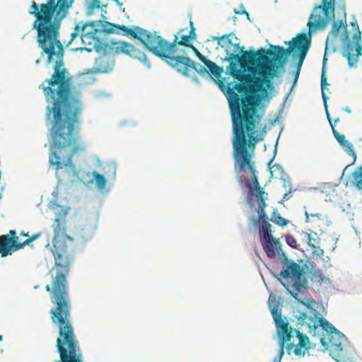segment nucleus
<instances>
[{
    "mask_svg": "<svg viewBox=\"0 0 362 362\" xmlns=\"http://www.w3.org/2000/svg\"><path fill=\"white\" fill-rule=\"evenodd\" d=\"M36 41L46 55V65L53 64L54 72L38 88L43 90L45 102L47 138L52 148H64L74 144L81 129L83 111V93L73 83V76L64 68V47L60 33H37Z\"/></svg>",
    "mask_w": 362,
    "mask_h": 362,
    "instance_id": "nucleus-1",
    "label": "nucleus"
},
{
    "mask_svg": "<svg viewBox=\"0 0 362 362\" xmlns=\"http://www.w3.org/2000/svg\"><path fill=\"white\" fill-rule=\"evenodd\" d=\"M346 0H320V4H315L310 14L307 28H303L295 37L294 40H300L310 48L312 45V37L317 32L325 30L329 23V30L325 45L321 71L327 70L329 49L337 52L338 48L335 44V38L340 35V30L344 32L347 28Z\"/></svg>",
    "mask_w": 362,
    "mask_h": 362,
    "instance_id": "nucleus-2",
    "label": "nucleus"
},
{
    "mask_svg": "<svg viewBox=\"0 0 362 362\" xmlns=\"http://www.w3.org/2000/svg\"><path fill=\"white\" fill-rule=\"evenodd\" d=\"M71 208H66L59 214V217L54 219L52 224L53 238L52 247L50 251L54 256V264L52 269H56V276L53 281L52 294L55 299L54 302L58 307H71L69 295V284L66 276L71 270V265L74 263L75 255L74 247L68 251L66 240L74 242L76 238L66 234V216Z\"/></svg>",
    "mask_w": 362,
    "mask_h": 362,
    "instance_id": "nucleus-3",
    "label": "nucleus"
},
{
    "mask_svg": "<svg viewBox=\"0 0 362 362\" xmlns=\"http://www.w3.org/2000/svg\"><path fill=\"white\" fill-rule=\"evenodd\" d=\"M235 111L230 104L232 121L233 158L235 163L240 160H252L255 157L257 144L250 140L248 135L255 134L264 115L265 107H255L250 103H242Z\"/></svg>",
    "mask_w": 362,
    "mask_h": 362,
    "instance_id": "nucleus-4",
    "label": "nucleus"
},
{
    "mask_svg": "<svg viewBox=\"0 0 362 362\" xmlns=\"http://www.w3.org/2000/svg\"><path fill=\"white\" fill-rule=\"evenodd\" d=\"M80 133L81 129L78 132V136H77L75 143L71 144L69 147H65L64 148H52L50 141H48L49 146V167L57 171L66 168V172L69 177L74 178L70 180L71 185H74L75 182H81L86 186L88 184H94L95 188L101 194L107 195L113 187V183L111 182L105 175L99 173L96 170H93L91 173H88L86 175L88 177H90L91 176L93 178L85 182L83 178L79 175L81 170H77L76 165L73 162L74 156L86 150V144L81 141H79L81 137Z\"/></svg>",
    "mask_w": 362,
    "mask_h": 362,
    "instance_id": "nucleus-5",
    "label": "nucleus"
},
{
    "mask_svg": "<svg viewBox=\"0 0 362 362\" xmlns=\"http://www.w3.org/2000/svg\"><path fill=\"white\" fill-rule=\"evenodd\" d=\"M52 323L58 327L56 352L59 359L54 362H84L79 341L71 321V307H57L51 311Z\"/></svg>",
    "mask_w": 362,
    "mask_h": 362,
    "instance_id": "nucleus-6",
    "label": "nucleus"
},
{
    "mask_svg": "<svg viewBox=\"0 0 362 362\" xmlns=\"http://www.w3.org/2000/svg\"><path fill=\"white\" fill-rule=\"evenodd\" d=\"M252 85L260 91L259 101L269 103L277 93L276 86L283 82L285 62L279 55L274 54L263 63L247 70Z\"/></svg>",
    "mask_w": 362,
    "mask_h": 362,
    "instance_id": "nucleus-7",
    "label": "nucleus"
},
{
    "mask_svg": "<svg viewBox=\"0 0 362 362\" xmlns=\"http://www.w3.org/2000/svg\"><path fill=\"white\" fill-rule=\"evenodd\" d=\"M284 44L288 45V47L274 45L272 54L279 55L281 61L285 62V73L286 72V66L291 59L290 67L293 69L289 71V74L293 76L292 85L297 86L304 61L310 48L300 40H294V37L291 40L284 41Z\"/></svg>",
    "mask_w": 362,
    "mask_h": 362,
    "instance_id": "nucleus-8",
    "label": "nucleus"
},
{
    "mask_svg": "<svg viewBox=\"0 0 362 362\" xmlns=\"http://www.w3.org/2000/svg\"><path fill=\"white\" fill-rule=\"evenodd\" d=\"M74 0H57L52 6L49 13L37 18L32 24V29L37 33H60L62 21L69 15Z\"/></svg>",
    "mask_w": 362,
    "mask_h": 362,
    "instance_id": "nucleus-9",
    "label": "nucleus"
},
{
    "mask_svg": "<svg viewBox=\"0 0 362 362\" xmlns=\"http://www.w3.org/2000/svg\"><path fill=\"white\" fill-rule=\"evenodd\" d=\"M275 45H270L269 47H261L255 49L250 47L247 50L240 43L230 44V47L226 50V57L221 58L222 62H250L252 64L259 65L263 63L272 54V52Z\"/></svg>",
    "mask_w": 362,
    "mask_h": 362,
    "instance_id": "nucleus-10",
    "label": "nucleus"
},
{
    "mask_svg": "<svg viewBox=\"0 0 362 362\" xmlns=\"http://www.w3.org/2000/svg\"><path fill=\"white\" fill-rule=\"evenodd\" d=\"M98 213L83 212L80 214V219L73 228L76 241L74 252H83L87 243L94 238L98 229Z\"/></svg>",
    "mask_w": 362,
    "mask_h": 362,
    "instance_id": "nucleus-11",
    "label": "nucleus"
},
{
    "mask_svg": "<svg viewBox=\"0 0 362 362\" xmlns=\"http://www.w3.org/2000/svg\"><path fill=\"white\" fill-rule=\"evenodd\" d=\"M179 36L180 33H177L175 35L173 40L170 42L161 35H157V32L152 33L148 30L144 46L147 51L151 52L158 58L161 57V55L179 54L180 50L182 49L179 48L180 45Z\"/></svg>",
    "mask_w": 362,
    "mask_h": 362,
    "instance_id": "nucleus-12",
    "label": "nucleus"
},
{
    "mask_svg": "<svg viewBox=\"0 0 362 362\" xmlns=\"http://www.w3.org/2000/svg\"><path fill=\"white\" fill-rule=\"evenodd\" d=\"M214 82H215L216 85L223 93L228 100V105H230V104H231L235 111L238 107L242 108L241 105L244 103L246 104L250 103L252 105L258 107L253 104V101L250 98L243 100L242 96L237 94L238 91L243 88V83L235 80L229 81L228 77H223L222 76H221V78H218V79H214Z\"/></svg>",
    "mask_w": 362,
    "mask_h": 362,
    "instance_id": "nucleus-13",
    "label": "nucleus"
},
{
    "mask_svg": "<svg viewBox=\"0 0 362 362\" xmlns=\"http://www.w3.org/2000/svg\"><path fill=\"white\" fill-rule=\"evenodd\" d=\"M285 270L280 281H284V280L290 279L291 281L290 286L304 287V286H309L306 274H310L313 268L309 267L308 260L303 264H300L293 259L290 264L285 268Z\"/></svg>",
    "mask_w": 362,
    "mask_h": 362,
    "instance_id": "nucleus-14",
    "label": "nucleus"
},
{
    "mask_svg": "<svg viewBox=\"0 0 362 362\" xmlns=\"http://www.w3.org/2000/svg\"><path fill=\"white\" fill-rule=\"evenodd\" d=\"M159 59L183 76H191L190 67L194 65V60L189 57L185 49L180 50L179 54L161 55Z\"/></svg>",
    "mask_w": 362,
    "mask_h": 362,
    "instance_id": "nucleus-15",
    "label": "nucleus"
},
{
    "mask_svg": "<svg viewBox=\"0 0 362 362\" xmlns=\"http://www.w3.org/2000/svg\"><path fill=\"white\" fill-rule=\"evenodd\" d=\"M147 30L138 25H120L109 21L106 37L111 34L121 35L129 37L132 40H138L144 45Z\"/></svg>",
    "mask_w": 362,
    "mask_h": 362,
    "instance_id": "nucleus-16",
    "label": "nucleus"
},
{
    "mask_svg": "<svg viewBox=\"0 0 362 362\" xmlns=\"http://www.w3.org/2000/svg\"><path fill=\"white\" fill-rule=\"evenodd\" d=\"M95 52L99 54V57L95 59L94 65L90 72L99 74L112 73L116 64L112 54H109L108 51L106 50L105 53L99 51Z\"/></svg>",
    "mask_w": 362,
    "mask_h": 362,
    "instance_id": "nucleus-17",
    "label": "nucleus"
},
{
    "mask_svg": "<svg viewBox=\"0 0 362 362\" xmlns=\"http://www.w3.org/2000/svg\"><path fill=\"white\" fill-rule=\"evenodd\" d=\"M135 45L132 43L124 40H118L115 37H108L106 40V46H105V50H102L101 52H105V50L110 49L111 52L109 54H112V57L119 54H125L128 57L132 55V52L134 49Z\"/></svg>",
    "mask_w": 362,
    "mask_h": 362,
    "instance_id": "nucleus-18",
    "label": "nucleus"
},
{
    "mask_svg": "<svg viewBox=\"0 0 362 362\" xmlns=\"http://www.w3.org/2000/svg\"><path fill=\"white\" fill-rule=\"evenodd\" d=\"M279 283L284 286L286 289V293L290 295L293 299L297 300L300 304L305 305L308 310L314 305H316V302L313 298H305L300 296V294L306 293L309 288L310 286H304V287L297 286H290V285L285 281H281L279 280Z\"/></svg>",
    "mask_w": 362,
    "mask_h": 362,
    "instance_id": "nucleus-19",
    "label": "nucleus"
},
{
    "mask_svg": "<svg viewBox=\"0 0 362 362\" xmlns=\"http://www.w3.org/2000/svg\"><path fill=\"white\" fill-rule=\"evenodd\" d=\"M279 339V346L284 347L285 343H288L293 339L294 334L297 335L298 328L296 329L288 324L287 317L284 320L275 323Z\"/></svg>",
    "mask_w": 362,
    "mask_h": 362,
    "instance_id": "nucleus-20",
    "label": "nucleus"
},
{
    "mask_svg": "<svg viewBox=\"0 0 362 362\" xmlns=\"http://www.w3.org/2000/svg\"><path fill=\"white\" fill-rule=\"evenodd\" d=\"M339 40L341 43L339 52L343 57L347 59L348 66L350 69L351 60L354 57L353 52H355L357 45L350 38V31L348 29H346L344 32H341Z\"/></svg>",
    "mask_w": 362,
    "mask_h": 362,
    "instance_id": "nucleus-21",
    "label": "nucleus"
},
{
    "mask_svg": "<svg viewBox=\"0 0 362 362\" xmlns=\"http://www.w3.org/2000/svg\"><path fill=\"white\" fill-rule=\"evenodd\" d=\"M314 324L317 327H321L322 329L327 332V334L329 337V342H334L333 341L334 340L339 341L341 339L347 341V337L341 331L337 329L322 315L318 320H315L314 322Z\"/></svg>",
    "mask_w": 362,
    "mask_h": 362,
    "instance_id": "nucleus-22",
    "label": "nucleus"
},
{
    "mask_svg": "<svg viewBox=\"0 0 362 362\" xmlns=\"http://www.w3.org/2000/svg\"><path fill=\"white\" fill-rule=\"evenodd\" d=\"M59 170H56V178L57 179V183L56 186L54 187V190L52 191V199L49 201L48 203V208L52 210L56 216V217H59V214L62 211H64L66 208H71L70 206L61 204L58 200L59 195V188L63 183L62 178L59 176Z\"/></svg>",
    "mask_w": 362,
    "mask_h": 362,
    "instance_id": "nucleus-23",
    "label": "nucleus"
},
{
    "mask_svg": "<svg viewBox=\"0 0 362 362\" xmlns=\"http://www.w3.org/2000/svg\"><path fill=\"white\" fill-rule=\"evenodd\" d=\"M100 33L98 31L93 30V28L87 32L83 30L81 32V38L82 40V43H86L83 37H87L91 39L93 41V49L95 52L99 51L100 52L102 50H105V46H106V40H108V37H100L98 34Z\"/></svg>",
    "mask_w": 362,
    "mask_h": 362,
    "instance_id": "nucleus-24",
    "label": "nucleus"
},
{
    "mask_svg": "<svg viewBox=\"0 0 362 362\" xmlns=\"http://www.w3.org/2000/svg\"><path fill=\"white\" fill-rule=\"evenodd\" d=\"M56 0H47V3L37 4L34 0L32 1L30 6V11L29 14L33 16L35 19L40 18L42 16H48L52 6L54 4Z\"/></svg>",
    "mask_w": 362,
    "mask_h": 362,
    "instance_id": "nucleus-25",
    "label": "nucleus"
},
{
    "mask_svg": "<svg viewBox=\"0 0 362 362\" xmlns=\"http://www.w3.org/2000/svg\"><path fill=\"white\" fill-rule=\"evenodd\" d=\"M251 177L250 179H247L245 175H237V180L239 186L241 188H245L246 189H251L252 187H259V182L257 177L258 171L256 168L249 170Z\"/></svg>",
    "mask_w": 362,
    "mask_h": 362,
    "instance_id": "nucleus-26",
    "label": "nucleus"
},
{
    "mask_svg": "<svg viewBox=\"0 0 362 362\" xmlns=\"http://www.w3.org/2000/svg\"><path fill=\"white\" fill-rule=\"evenodd\" d=\"M268 307L274 319V323L284 320L282 316L281 305L279 300H276V296L270 293L268 299Z\"/></svg>",
    "mask_w": 362,
    "mask_h": 362,
    "instance_id": "nucleus-27",
    "label": "nucleus"
},
{
    "mask_svg": "<svg viewBox=\"0 0 362 362\" xmlns=\"http://www.w3.org/2000/svg\"><path fill=\"white\" fill-rule=\"evenodd\" d=\"M259 196L264 198V200L268 199V193L260 185L259 187H255L247 189L245 201L251 209L255 207V199H258Z\"/></svg>",
    "mask_w": 362,
    "mask_h": 362,
    "instance_id": "nucleus-28",
    "label": "nucleus"
},
{
    "mask_svg": "<svg viewBox=\"0 0 362 362\" xmlns=\"http://www.w3.org/2000/svg\"><path fill=\"white\" fill-rule=\"evenodd\" d=\"M320 83H321V92H322V98L323 101V106L325 108V115L329 123H331L332 119L330 113L329 112V106L327 104V100L329 99V97L325 93V90H329L327 86L329 85L327 82V71H321V76H320Z\"/></svg>",
    "mask_w": 362,
    "mask_h": 362,
    "instance_id": "nucleus-29",
    "label": "nucleus"
},
{
    "mask_svg": "<svg viewBox=\"0 0 362 362\" xmlns=\"http://www.w3.org/2000/svg\"><path fill=\"white\" fill-rule=\"evenodd\" d=\"M275 253V257L276 255L279 257L281 259V263L282 264V269L280 272V273L276 274L274 271H272L271 269L269 268L271 274L272 276L279 282V280L284 273L285 272V268L290 264V262L293 260L292 259L288 258L287 254L286 252L282 249V247L275 248L274 250Z\"/></svg>",
    "mask_w": 362,
    "mask_h": 362,
    "instance_id": "nucleus-30",
    "label": "nucleus"
},
{
    "mask_svg": "<svg viewBox=\"0 0 362 362\" xmlns=\"http://www.w3.org/2000/svg\"><path fill=\"white\" fill-rule=\"evenodd\" d=\"M100 18V20L87 21L85 22V25H88V27H91L93 30L98 31L106 37V33L109 25L108 18L106 17L104 13H101Z\"/></svg>",
    "mask_w": 362,
    "mask_h": 362,
    "instance_id": "nucleus-31",
    "label": "nucleus"
},
{
    "mask_svg": "<svg viewBox=\"0 0 362 362\" xmlns=\"http://www.w3.org/2000/svg\"><path fill=\"white\" fill-rule=\"evenodd\" d=\"M134 50L132 52V54L129 56V57L139 61L148 70H150L152 68V64L147 54L136 46L134 47Z\"/></svg>",
    "mask_w": 362,
    "mask_h": 362,
    "instance_id": "nucleus-32",
    "label": "nucleus"
},
{
    "mask_svg": "<svg viewBox=\"0 0 362 362\" xmlns=\"http://www.w3.org/2000/svg\"><path fill=\"white\" fill-rule=\"evenodd\" d=\"M92 71L91 69H86L82 73H78L76 75V78H80V82L76 86L80 90V86L81 85H91L94 83L96 81V78L93 76V74H96L95 73L90 72Z\"/></svg>",
    "mask_w": 362,
    "mask_h": 362,
    "instance_id": "nucleus-33",
    "label": "nucleus"
},
{
    "mask_svg": "<svg viewBox=\"0 0 362 362\" xmlns=\"http://www.w3.org/2000/svg\"><path fill=\"white\" fill-rule=\"evenodd\" d=\"M259 231V239H271L274 237L273 233L274 230L272 229L273 226L269 222L264 223L259 225L253 226Z\"/></svg>",
    "mask_w": 362,
    "mask_h": 362,
    "instance_id": "nucleus-34",
    "label": "nucleus"
},
{
    "mask_svg": "<svg viewBox=\"0 0 362 362\" xmlns=\"http://www.w3.org/2000/svg\"><path fill=\"white\" fill-rule=\"evenodd\" d=\"M0 238L8 243L7 247L11 252L12 254L15 252V247L19 240L16 230H10L8 233L0 235Z\"/></svg>",
    "mask_w": 362,
    "mask_h": 362,
    "instance_id": "nucleus-35",
    "label": "nucleus"
},
{
    "mask_svg": "<svg viewBox=\"0 0 362 362\" xmlns=\"http://www.w3.org/2000/svg\"><path fill=\"white\" fill-rule=\"evenodd\" d=\"M256 211L257 213L258 218H257L254 214L250 215L248 218L252 226L269 222L270 218H269L266 210H257Z\"/></svg>",
    "mask_w": 362,
    "mask_h": 362,
    "instance_id": "nucleus-36",
    "label": "nucleus"
},
{
    "mask_svg": "<svg viewBox=\"0 0 362 362\" xmlns=\"http://www.w3.org/2000/svg\"><path fill=\"white\" fill-rule=\"evenodd\" d=\"M352 177L353 182L351 183L354 187L362 195V164L356 168L352 173Z\"/></svg>",
    "mask_w": 362,
    "mask_h": 362,
    "instance_id": "nucleus-37",
    "label": "nucleus"
},
{
    "mask_svg": "<svg viewBox=\"0 0 362 362\" xmlns=\"http://www.w3.org/2000/svg\"><path fill=\"white\" fill-rule=\"evenodd\" d=\"M253 168H255V162L252 160H240L239 163L234 164V171L237 175Z\"/></svg>",
    "mask_w": 362,
    "mask_h": 362,
    "instance_id": "nucleus-38",
    "label": "nucleus"
},
{
    "mask_svg": "<svg viewBox=\"0 0 362 362\" xmlns=\"http://www.w3.org/2000/svg\"><path fill=\"white\" fill-rule=\"evenodd\" d=\"M194 70L198 74H199L202 77L210 81H214V78L211 76L210 72L205 68L204 66L201 65L200 64L194 61V65H191L190 71Z\"/></svg>",
    "mask_w": 362,
    "mask_h": 362,
    "instance_id": "nucleus-39",
    "label": "nucleus"
},
{
    "mask_svg": "<svg viewBox=\"0 0 362 362\" xmlns=\"http://www.w3.org/2000/svg\"><path fill=\"white\" fill-rule=\"evenodd\" d=\"M333 341L334 342H330V343H331V346L332 347H334V351H333L334 352H337V353L340 354V352H341L343 351L344 347L346 349H348L349 351L353 349V346L348 338H347V341L341 339V340H339V341L334 340Z\"/></svg>",
    "mask_w": 362,
    "mask_h": 362,
    "instance_id": "nucleus-40",
    "label": "nucleus"
},
{
    "mask_svg": "<svg viewBox=\"0 0 362 362\" xmlns=\"http://www.w3.org/2000/svg\"><path fill=\"white\" fill-rule=\"evenodd\" d=\"M259 242L267 257L270 259L275 258V248L273 241L270 239H262Z\"/></svg>",
    "mask_w": 362,
    "mask_h": 362,
    "instance_id": "nucleus-41",
    "label": "nucleus"
},
{
    "mask_svg": "<svg viewBox=\"0 0 362 362\" xmlns=\"http://www.w3.org/2000/svg\"><path fill=\"white\" fill-rule=\"evenodd\" d=\"M245 62H232L230 63L226 68L225 74L226 75L232 76L234 80L239 78L238 76V69L242 68Z\"/></svg>",
    "mask_w": 362,
    "mask_h": 362,
    "instance_id": "nucleus-42",
    "label": "nucleus"
},
{
    "mask_svg": "<svg viewBox=\"0 0 362 362\" xmlns=\"http://www.w3.org/2000/svg\"><path fill=\"white\" fill-rule=\"evenodd\" d=\"M270 221L274 224L279 226L282 228L286 227L289 221L285 218H283L281 214L278 212L277 208H274L272 214L271 215Z\"/></svg>",
    "mask_w": 362,
    "mask_h": 362,
    "instance_id": "nucleus-43",
    "label": "nucleus"
},
{
    "mask_svg": "<svg viewBox=\"0 0 362 362\" xmlns=\"http://www.w3.org/2000/svg\"><path fill=\"white\" fill-rule=\"evenodd\" d=\"M105 175L108 177V180L112 182L116 180L117 163L116 161L112 160L107 163L106 164Z\"/></svg>",
    "mask_w": 362,
    "mask_h": 362,
    "instance_id": "nucleus-44",
    "label": "nucleus"
},
{
    "mask_svg": "<svg viewBox=\"0 0 362 362\" xmlns=\"http://www.w3.org/2000/svg\"><path fill=\"white\" fill-rule=\"evenodd\" d=\"M309 247L312 248L313 251L311 255H308L305 252L303 254L304 257L308 259H315V257H322L324 256L325 252L322 248H321L318 245H315L314 243H310V239L309 238Z\"/></svg>",
    "mask_w": 362,
    "mask_h": 362,
    "instance_id": "nucleus-45",
    "label": "nucleus"
},
{
    "mask_svg": "<svg viewBox=\"0 0 362 362\" xmlns=\"http://www.w3.org/2000/svg\"><path fill=\"white\" fill-rule=\"evenodd\" d=\"M284 126L282 125V127H281V129H280L279 134L278 135V137H277L276 142L274 144V146L272 157L267 162V167L269 168V170L270 171V175H271L270 177L271 178L274 177V172L272 170L271 165L272 164V163L274 162V160L276 156L277 151H278L279 141L281 134L282 132L284 131Z\"/></svg>",
    "mask_w": 362,
    "mask_h": 362,
    "instance_id": "nucleus-46",
    "label": "nucleus"
},
{
    "mask_svg": "<svg viewBox=\"0 0 362 362\" xmlns=\"http://www.w3.org/2000/svg\"><path fill=\"white\" fill-rule=\"evenodd\" d=\"M341 146L349 156L353 158L351 165H354L357 159V153L352 143L349 140H346Z\"/></svg>",
    "mask_w": 362,
    "mask_h": 362,
    "instance_id": "nucleus-47",
    "label": "nucleus"
},
{
    "mask_svg": "<svg viewBox=\"0 0 362 362\" xmlns=\"http://www.w3.org/2000/svg\"><path fill=\"white\" fill-rule=\"evenodd\" d=\"M268 130H270V127L267 128V126H264L259 131L257 130L255 134L248 135V138L255 144H258L259 142L264 140V138L267 134Z\"/></svg>",
    "mask_w": 362,
    "mask_h": 362,
    "instance_id": "nucleus-48",
    "label": "nucleus"
},
{
    "mask_svg": "<svg viewBox=\"0 0 362 362\" xmlns=\"http://www.w3.org/2000/svg\"><path fill=\"white\" fill-rule=\"evenodd\" d=\"M295 313V311H293ZM296 320H298L296 326L298 325L303 326L306 325L308 322H305L306 319H308L310 321H314V317L311 315H308L307 311H301L300 310H296Z\"/></svg>",
    "mask_w": 362,
    "mask_h": 362,
    "instance_id": "nucleus-49",
    "label": "nucleus"
},
{
    "mask_svg": "<svg viewBox=\"0 0 362 362\" xmlns=\"http://www.w3.org/2000/svg\"><path fill=\"white\" fill-rule=\"evenodd\" d=\"M337 186L338 184L334 182H323L319 187H310V189L313 191H319L322 194H325L327 197L329 194V192L327 191V189L333 188V190H334V188Z\"/></svg>",
    "mask_w": 362,
    "mask_h": 362,
    "instance_id": "nucleus-50",
    "label": "nucleus"
},
{
    "mask_svg": "<svg viewBox=\"0 0 362 362\" xmlns=\"http://www.w3.org/2000/svg\"><path fill=\"white\" fill-rule=\"evenodd\" d=\"M217 39V44L218 47H216V49H218V47H222L225 49V51L228 47H230V44H232V39L230 38V34H224Z\"/></svg>",
    "mask_w": 362,
    "mask_h": 362,
    "instance_id": "nucleus-51",
    "label": "nucleus"
},
{
    "mask_svg": "<svg viewBox=\"0 0 362 362\" xmlns=\"http://www.w3.org/2000/svg\"><path fill=\"white\" fill-rule=\"evenodd\" d=\"M284 238L286 243L292 249H296L301 252L303 254H305V250L300 247V245L298 244L296 239L294 238V236L291 233H286L284 235Z\"/></svg>",
    "mask_w": 362,
    "mask_h": 362,
    "instance_id": "nucleus-52",
    "label": "nucleus"
},
{
    "mask_svg": "<svg viewBox=\"0 0 362 362\" xmlns=\"http://www.w3.org/2000/svg\"><path fill=\"white\" fill-rule=\"evenodd\" d=\"M351 162L348 164L342 170V175L339 178V182H342L344 186L346 187H354V185H352V182H353V177H352V173L349 175V176H347L346 177L345 176V172L347 170V169L351 166Z\"/></svg>",
    "mask_w": 362,
    "mask_h": 362,
    "instance_id": "nucleus-53",
    "label": "nucleus"
},
{
    "mask_svg": "<svg viewBox=\"0 0 362 362\" xmlns=\"http://www.w3.org/2000/svg\"><path fill=\"white\" fill-rule=\"evenodd\" d=\"M102 6H100V3L98 2H88L86 1V11L85 15L86 17H91L95 13V10L98 9L99 10V8H101Z\"/></svg>",
    "mask_w": 362,
    "mask_h": 362,
    "instance_id": "nucleus-54",
    "label": "nucleus"
},
{
    "mask_svg": "<svg viewBox=\"0 0 362 362\" xmlns=\"http://www.w3.org/2000/svg\"><path fill=\"white\" fill-rule=\"evenodd\" d=\"M354 58L351 60L350 64V69H356L358 66V62H359L360 57H362V44L356 46L355 52L354 53Z\"/></svg>",
    "mask_w": 362,
    "mask_h": 362,
    "instance_id": "nucleus-55",
    "label": "nucleus"
},
{
    "mask_svg": "<svg viewBox=\"0 0 362 362\" xmlns=\"http://www.w3.org/2000/svg\"><path fill=\"white\" fill-rule=\"evenodd\" d=\"M301 327H298L296 338L298 339V346L300 348H305L306 344L309 341V337L304 333L300 332Z\"/></svg>",
    "mask_w": 362,
    "mask_h": 362,
    "instance_id": "nucleus-56",
    "label": "nucleus"
},
{
    "mask_svg": "<svg viewBox=\"0 0 362 362\" xmlns=\"http://www.w3.org/2000/svg\"><path fill=\"white\" fill-rule=\"evenodd\" d=\"M8 243L5 240H2L0 238V255L1 257H6L8 255H11L10 250L7 247Z\"/></svg>",
    "mask_w": 362,
    "mask_h": 362,
    "instance_id": "nucleus-57",
    "label": "nucleus"
},
{
    "mask_svg": "<svg viewBox=\"0 0 362 362\" xmlns=\"http://www.w3.org/2000/svg\"><path fill=\"white\" fill-rule=\"evenodd\" d=\"M323 273L322 270H320L319 268H316L315 269H313L310 273V281L312 282H317V280H320L323 276Z\"/></svg>",
    "mask_w": 362,
    "mask_h": 362,
    "instance_id": "nucleus-58",
    "label": "nucleus"
},
{
    "mask_svg": "<svg viewBox=\"0 0 362 362\" xmlns=\"http://www.w3.org/2000/svg\"><path fill=\"white\" fill-rule=\"evenodd\" d=\"M33 240L30 238H28L25 241L21 243L20 240H18V243L16 244L15 247V252L18 251L20 250L23 249L25 246H30L31 247H33Z\"/></svg>",
    "mask_w": 362,
    "mask_h": 362,
    "instance_id": "nucleus-59",
    "label": "nucleus"
},
{
    "mask_svg": "<svg viewBox=\"0 0 362 362\" xmlns=\"http://www.w3.org/2000/svg\"><path fill=\"white\" fill-rule=\"evenodd\" d=\"M205 68L211 74L213 71H214L215 67H216V64L210 59H208L207 57H205L204 59L201 62Z\"/></svg>",
    "mask_w": 362,
    "mask_h": 362,
    "instance_id": "nucleus-60",
    "label": "nucleus"
},
{
    "mask_svg": "<svg viewBox=\"0 0 362 362\" xmlns=\"http://www.w3.org/2000/svg\"><path fill=\"white\" fill-rule=\"evenodd\" d=\"M179 37H180V40H179L180 45L185 46L187 48H188L189 46H192V42L187 37V35L182 34L180 35Z\"/></svg>",
    "mask_w": 362,
    "mask_h": 362,
    "instance_id": "nucleus-61",
    "label": "nucleus"
},
{
    "mask_svg": "<svg viewBox=\"0 0 362 362\" xmlns=\"http://www.w3.org/2000/svg\"><path fill=\"white\" fill-rule=\"evenodd\" d=\"M351 40L356 44V45L358 46L360 44H362V33L361 31L354 32L352 35Z\"/></svg>",
    "mask_w": 362,
    "mask_h": 362,
    "instance_id": "nucleus-62",
    "label": "nucleus"
},
{
    "mask_svg": "<svg viewBox=\"0 0 362 362\" xmlns=\"http://www.w3.org/2000/svg\"><path fill=\"white\" fill-rule=\"evenodd\" d=\"M93 97L95 99L110 98V97H112V94L107 93L104 90H96V91L93 92Z\"/></svg>",
    "mask_w": 362,
    "mask_h": 362,
    "instance_id": "nucleus-63",
    "label": "nucleus"
},
{
    "mask_svg": "<svg viewBox=\"0 0 362 362\" xmlns=\"http://www.w3.org/2000/svg\"><path fill=\"white\" fill-rule=\"evenodd\" d=\"M333 135L340 146L347 140L345 136L343 134L339 133L338 131H334Z\"/></svg>",
    "mask_w": 362,
    "mask_h": 362,
    "instance_id": "nucleus-64",
    "label": "nucleus"
}]
</instances>
